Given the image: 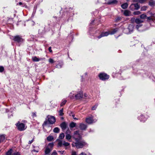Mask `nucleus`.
<instances>
[{"mask_svg":"<svg viewBox=\"0 0 155 155\" xmlns=\"http://www.w3.org/2000/svg\"><path fill=\"white\" fill-rule=\"evenodd\" d=\"M73 138L75 140V146L77 148H82L86 145V143L84 140H82L81 135L80 134L79 130L74 132Z\"/></svg>","mask_w":155,"mask_h":155,"instance_id":"f257e3e1","label":"nucleus"},{"mask_svg":"<svg viewBox=\"0 0 155 155\" xmlns=\"http://www.w3.org/2000/svg\"><path fill=\"white\" fill-rule=\"evenodd\" d=\"M100 79L102 81H105L109 79V76L106 74L104 73H102L98 75Z\"/></svg>","mask_w":155,"mask_h":155,"instance_id":"f03ea898","label":"nucleus"},{"mask_svg":"<svg viewBox=\"0 0 155 155\" xmlns=\"http://www.w3.org/2000/svg\"><path fill=\"white\" fill-rule=\"evenodd\" d=\"M140 6L138 3L132 4L130 6V9L134 11L135 10H138L140 8Z\"/></svg>","mask_w":155,"mask_h":155,"instance_id":"7ed1b4c3","label":"nucleus"},{"mask_svg":"<svg viewBox=\"0 0 155 155\" xmlns=\"http://www.w3.org/2000/svg\"><path fill=\"white\" fill-rule=\"evenodd\" d=\"M86 122L88 124H91L95 122L93 120V116H91V117L87 118L86 119Z\"/></svg>","mask_w":155,"mask_h":155,"instance_id":"20e7f679","label":"nucleus"},{"mask_svg":"<svg viewBox=\"0 0 155 155\" xmlns=\"http://www.w3.org/2000/svg\"><path fill=\"white\" fill-rule=\"evenodd\" d=\"M16 125L17 126L18 130L20 131H23L25 129V125L23 123H21L19 124H17Z\"/></svg>","mask_w":155,"mask_h":155,"instance_id":"39448f33","label":"nucleus"},{"mask_svg":"<svg viewBox=\"0 0 155 155\" xmlns=\"http://www.w3.org/2000/svg\"><path fill=\"white\" fill-rule=\"evenodd\" d=\"M83 93L82 91H80L75 95L76 98L77 100L80 99L83 97Z\"/></svg>","mask_w":155,"mask_h":155,"instance_id":"423d86ee","label":"nucleus"},{"mask_svg":"<svg viewBox=\"0 0 155 155\" xmlns=\"http://www.w3.org/2000/svg\"><path fill=\"white\" fill-rule=\"evenodd\" d=\"M55 118L54 116H50L48 118V121L50 124H53L55 122Z\"/></svg>","mask_w":155,"mask_h":155,"instance_id":"0eeeda50","label":"nucleus"},{"mask_svg":"<svg viewBox=\"0 0 155 155\" xmlns=\"http://www.w3.org/2000/svg\"><path fill=\"white\" fill-rule=\"evenodd\" d=\"M13 40L18 42H19L22 41L23 39L20 36L16 35L14 36Z\"/></svg>","mask_w":155,"mask_h":155,"instance_id":"6e6552de","label":"nucleus"},{"mask_svg":"<svg viewBox=\"0 0 155 155\" xmlns=\"http://www.w3.org/2000/svg\"><path fill=\"white\" fill-rule=\"evenodd\" d=\"M87 125L83 123H80L79 124V127L81 130H85L87 128Z\"/></svg>","mask_w":155,"mask_h":155,"instance_id":"1a4fd4ad","label":"nucleus"},{"mask_svg":"<svg viewBox=\"0 0 155 155\" xmlns=\"http://www.w3.org/2000/svg\"><path fill=\"white\" fill-rule=\"evenodd\" d=\"M32 61L35 62H38L40 60H42L45 59V58H37L36 56L32 57Z\"/></svg>","mask_w":155,"mask_h":155,"instance_id":"9d476101","label":"nucleus"},{"mask_svg":"<svg viewBox=\"0 0 155 155\" xmlns=\"http://www.w3.org/2000/svg\"><path fill=\"white\" fill-rule=\"evenodd\" d=\"M60 126L63 130L67 128V124L65 122H62Z\"/></svg>","mask_w":155,"mask_h":155,"instance_id":"9b49d317","label":"nucleus"},{"mask_svg":"<svg viewBox=\"0 0 155 155\" xmlns=\"http://www.w3.org/2000/svg\"><path fill=\"white\" fill-rule=\"evenodd\" d=\"M134 29V26L132 25H129L128 28H127L126 30H128L129 31V32H132Z\"/></svg>","mask_w":155,"mask_h":155,"instance_id":"f8f14e48","label":"nucleus"},{"mask_svg":"<svg viewBox=\"0 0 155 155\" xmlns=\"http://www.w3.org/2000/svg\"><path fill=\"white\" fill-rule=\"evenodd\" d=\"M117 0H109L108 1L107 3L109 5L117 4Z\"/></svg>","mask_w":155,"mask_h":155,"instance_id":"ddd939ff","label":"nucleus"},{"mask_svg":"<svg viewBox=\"0 0 155 155\" xmlns=\"http://www.w3.org/2000/svg\"><path fill=\"white\" fill-rule=\"evenodd\" d=\"M52 150L48 147H46L45 150V155H49V153Z\"/></svg>","mask_w":155,"mask_h":155,"instance_id":"4468645a","label":"nucleus"},{"mask_svg":"<svg viewBox=\"0 0 155 155\" xmlns=\"http://www.w3.org/2000/svg\"><path fill=\"white\" fill-rule=\"evenodd\" d=\"M68 132H70L69 130H68L66 131V135L65 137L67 140H69L71 139V137L69 134H68Z\"/></svg>","mask_w":155,"mask_h":155,"instance_id":"2eb2a0df","label":"nucleus"},{"mask_svg":"<svg viewBox=\"0 0 155 155\" xmlns=\"http://www.w3.org/2000/svg\"><path fill=\"white\" fill-rule=\"evenodd\" d=\"M13 151V150L12 149H10L6 153V155H12Z\"/></svg>","mask_w":155,"mask_h":155,"instance_id":"dca6fc26","label":"nucleus"},{"mask_svg":"<svg viewBox=\"0 0 155 155\" xmlns=\"http://www.w3.org/2000/svg\"><path fill=\"white\" fill-rule=\"evenodd\" d=\"M54 145V144L53 143H50L48 144V146L47 147H48L49 148H50V149L51 150H52Z\"/></svg>","mask_w":155,"mask_h":155,"instance_id":"f3484780","label":"nucleus"},{"mask_svg":"<svg viewBox=\"0 0 155 155\" xmlns=\"http://www.w3.org/2000/svg\"><path fill=\"white\" fill-rule=\"evenodd\" d=\"M124 15L126 16H129L130 14V12L128 10H125L124 12Z\"/></svg>","mask_w":155,"mask_h":155,"instance_id":"a211bd4d","label":"nucleus"},{"mask_svg":"<svg viewBox=\"0 0 155 155\" xmlns=\"http://www.w3.org/2000/svg\"><path fill=\"white\" fill-rule=\"evenodd\" d=\"M128 6V5L127 3H126L122 4L121 5V7L123 9L126 8Z\"/></svg>","mask_w":155,"mask_h":155,"instance_id":"6ab92c4d","label":"nucleus"},{"mask_svg":"<svg viewBox=\"0 0 155 155\" xmlns=\"http://www.w3.org/2000/svg\"><path fill=\"white\" fill-rule=\"evenodd\" d=\"M76 124L75 123L72 122L70 124V128H73L76 126Z\"/></svg>","mask_w":155,"mask_h":155,"instance_id":"aec40b11","label":"nucleus"},{"mask_svg":"<svg viewBox=\"0 0 155 155\" xmlns=\"http://www.w3.org/2000/svg\"><path fill=\"white\" fill-rule=\"evenodd\" d=\"M143 21L139 18H137L135 19V22L137 24H139L143 22Z\"/></svg>","mask_w":155,"mask_h":155,"instance_id":"412c9836","label":"nucleus"},{"mask_svg":"<svg viewBox=\"0 0 155 155\" xmlns=\"http://www.w3.org/2000/svg\"><path fill=\"white\" fill-rule=\"evenodd\" d=\"M47 139L48 141H51L53 140L54 138L52 136H48Z\"/></svg>","mask_w":155,"mask_h":155,"instance_id":"4be33fe9","label":"nucleus"},{"mask_svg":"<svg viewBox=\"0 0 155 155\" xmlns=\"http://www.w3.org/2000/svg\"><path fill=\"white\" fill-rule=\"evenodd\" d=\"M155 15V13H153L150 12H148L147 14V15L149 16H150L151 17L154 16Z\"/></svg>","mask_w":155,"mask_h":155,"instance_id":"5701e85b","label":"nucleus"},{"mask_svg":"<svg viewBox=\"0 0 155 155\" xmlns=\"http://www.w3.org/2000/svg\"><path fill=\"white\" fill-rule=\"evenodd\" d=\"M118 29L117 28L114 29L112 31L110 32V35H113L116 33Z\"/></svg>","mask_w":155,"mask_h":155,"instance_id":"b1692460","label":"nucleus"},{"mask_svg":"<svg viewBox=\"0 0 155 155\" xmlns=\"http://www.w3.org/2000/svg\"><path fill=\"white\" fill-rule=\"evenodd\" d=\"M60 129L58 127H55L53 130V132L55 133H58L59 132Z\"/></svg>","mask_w":155,"mask_h":155,"instance_id":"393cba45","label":"nucleus"},{"mask_svg":"<svg viewBox=\"0 0 155 155\" xmlns=\"http://www.w3.org/2000/svg\"><path fill=\"white\" fill-rule=\"evenodd\" d=\"M63 145L64 146L67 147L70 145V143L68 142H66L65 141H63Z\"/></svg>","mask_w":155,"mask_h":155,"instance_id":"a878e982","label":"nucleus"},{"mask_svg":"<svg viewBox=\"0 0 155 155\" xmlns=\"http://www.w3.org/2000/svg\"><path fill=\"white\" fill-rule=\"evenodd\" d=\"M64 134L63 133H61L59 137V138L60 139H62L64 138Z\"/></svg>","mask_w":155,"mask_h":155,"instance_id":"bb28decb","label":"nucleus"},{"mask_svg":"<svg viewBox=\"0 0 155 155\" xmlns=\"http://www.w3.org/2000/svg\"><path fill=\"white\" fill-rule=\"evenodd\" d=\"M102 34L103 35V37L107 36L109 34H110V32H102Z\"/></svg>","mask_w":155,"mask_h":155,"instance_id":"cd10ccee","label":"nucleus"},{"mask_svg":"<svg viewBox=\"0 0 155 155\" xmlns=\"http://www.w3.org/2000/svg\"><path fill=\"white\" fill-rule=\"evenodd\" d=\"M140 17L142 19H144L147 17V15L145 14H143L140 15Z\"/></svg>","mask_w":155,"mask_h":155,"instance_id":"c85d7f7f","label":"nucleus"},{"mask_svg":"<svg viewBox=\"0 0 155 155\" xmlns=\"http://www.w3.org/2000/svg\"><path fill=\"white\" fill-rule=\"evenodd\" d=\"M63 145V142L61 140H59L58 143V147H61Z\"/></svg>","mask_w":155,"mask_h":155,"instance_id":"c756f323","label":"nucleus"},{"mask_svg":"<svg viewBox=\"0 0 155 155\" xmlns=\"http://www.w3.org/2000/svg\"><path fill=\"white\" fill-rule=\"evenodd\" d=\"M147 7L146 6H144L142 7L141 8V11H145L147 10Z\"/></svg>","mask_w":155,"mask_h":155,"instance_id":"7c9ffc66","label":"nucleus"},{"mask_svg":"<svg viewBox=\"0 0 155 155\" xmlns=\"http://www.w3.org/2000/svg\"><path fill=\"white\" fill-rule=\"evenodd\" d=\"M149 5L152 7L155 6V2H149Z\"/></svg>","mask_w":155,"mask_h":155,"instance_id":"2f4dec72","label":"nucleus"},{"mask_svg":"<svg viewBox=\"0 0 155 155\" xmlns=\"http://www.w3.org/2000/svg\"><path fill=\"white\" fill-rule=\"evenodd\" d=\"M59 115L60 116H62L64 115V113H63V109H62L61 110H60L59 111Z\"/></svg>","mask_w":155,"mask_h":155,"instance_id":"473e14b6","label":"nucleus"},{"mask_svg":"<svg viewBox=\"0 0 155 155\" xmlns=\"http://www.w3.org/2000/svg\"><path fill=\"white\" fill-rule=\"evenodd\" d=\"M141 14V12L139 11H137L134 12L133 13V14L134 15H140Z\"/></svg>","mask_w":155,"mask_h":155,"instance_id":"72a5a7b5","label":"nucleus"},{"mask_svg":"<svg viewBox=\"0 0 155 155\" xmlns=\"http://www.w3.org/2000/svg\"><path fill=\"white\" fill-rule=\"evenodd\" d=\"M67 101L65 100H63L62 102L60 104L61 106H62L64 105L66 103Z\"/></svg>","mask_w":155,"mask_h":155,"instance_id":"f704fd0d","label":"nucleus"},{"mask_svg":"<svg viewBox=\"0 0 155 155\" xmlns=\"http://www.w3.org/2000/svg\"><path fill=\"white\" fill-rule=\"evenodd\" d=\"M98 106V104H96L92 108V110H96V108H97V107Z\"/></svg>","mask_w":155,"mask_h":155,"instance_id":"c9c22d12","label":"nucleus"},{"mask_svg":"<svg viewBox=\"0 0 155 155\" xmlns=\"http://www.w3.org/2000/svg\"><path fill=\"white\" fill-rule=\"evenodd\" d=\"M70 116H71L74 119L77 120L78 119L76 118H74V117L75 116V115H74V114L72 112H71V113L70 114Z\"/></svg>","mask_w":155,"mask_h":155,"instance_id":"e433bc0d","label":"nucleus"},{"mask_svg":"<svg viewBox=\"0 0 155 155\" xmlns=\"http://www.w3.org/2000/svg\"><path fill=\"white\" fill-rule=\"evenodd\" d=\"M147 19L148 20H153V21L155 22V19L154 20L153 18H152V17H151L150 16H149L148 17H147Z\"/></svg>","mask_w":155,"mask_h":155,"instance_id":"4c0bfd02","label":"nucleus"},{"mask_svg":"<svg viewBox=\"0 0 155 155\" xmlns=\"http://www.w3.org/2000/svg\"><path fill=\"white\" fill-rule=\"evenodd\" d=\"M49 62L51 63H53L54 62V60L52 58H49L48 60Z\"/></svg>","mask_w":155,"mask_h":155,"instance_id":"58836bf2","label":"nucleus"},{"mask_svg":"<svg viewBox=\"0 0 155 155\" xmlns=\"http://www.w3.org/2000/svg\"><path fill=\"white\" fill-rule=\"evenodd\" d=\"M61 67H62V65L61 64H60V63L56 65V68H61Z\"/></svg>","mask_w":155,"mask_h":155,"instance_id":"ea45409f","label":"nucleus"},{"mask_svg":"<svg viewBox=\"0 0 155 155\" xmlns=\"http://www.w3.org/2000/svg\"><path fill=\"white\" fill-rule=\"evenodd\" d=\"M4 70V67L2 66H0V72H2Z\"/></svg>","mask_w":155,"mask_h":155,"instance_id":"a19ab883","label":"nucleus"},{"mask_svg":"<svg viewBox=\"0 0 155 155\" xmlns=\"http://www.w3.org/2000/svg\"><path fill=\"white\" fill-rule=\"evenodd\" d=\"M48 124V122L47 121H44V123L42 124L43 127L47 125Z\"/></svg>","mask_w":155,"mask_h":155,"instance_id":"79ce46f5","label":"nucleus"},{"mask_svg":"<svg viewBox=\"0 0 155 155\" xmlns=\"http://www.w3.org/2000/svg\"><path fill=\"white\" fill-rule=\"evenodd\" d=\"M121 19V17H117L116 19V21L117 22V21H119Z\"/></svg>","mask_w":155,"mask_h":155,"instance_id":"37998d69","label":"nucleus"},{"mask_svg":"<svg viewBox=\"0 0 155 155\" xmlns=\"http://www.w3.org/2000/svg\"><path fill=\"white\" fill-rule=\"evenodd\" d=\"M12 155H21L19 152H15V153H13L12 154Z\"/></svg>","mask_w":155,"mask_h":155,"instance_id":"c03bdc74","label":"nucleus"},{"mask_svg":"<svg viewBox=\"0 0 155 155\" xmlns=\"http://www.w3.org/2000/svg\"><path fill=\"white\" fill-rule=\"evenodd\" d=\"M146 0H138V2L140 3H143Z\"/></svg>","mask_w":155,"mask_h":155,"instance_id":"a18cd8bd","label":"nucleus"},{"mask_svg":"<svg viewBox=\"0 0 155 155\" xmlns=\"http://www.w3.org/2000/svg\"><path fill=\"white\" fill-rule=\"evenodd\" d=\"M57 153L55 150L54 151L52 154V155H57Z\"/></svg>","mask_w":155,"mask_h":155,"instance_id":"49530a36","label":"nucleus"},{"mask_svg":"<svg viewBox=\"0 0 155 155\" xmlns=\"http://www.w3.org/2000/svg\"><path fill=\"white\" fill-rule=\"evenodd\" d=\"M103 37V35L101 33L100 35L98 36L97 38H98L100 39Z\"/></svg>","mask_w":155,"mask_h":155,"instance_id":"de8ad7c7","label":"nucleus"},{"mask_svg":"<svg viewBox=\"0 0 155 155\" xmlns=\"http://www.w3.org/2000/svg\"><path fill=\"white\" fill-rule=\"evenodd\" d=\"M51 47H49L48 50H49V51L51 52H52V50H51Z\"/></svg>","mask_w":155,"mask_h":155,"instance_id":"09e8293b","label":"nucleus"},{"mask_svg":"<svg viewBox=\"0 0 155 155\" xmlns=\"http://www.w3.org/2000/svg\"><path fill=\"white\" fill-rule=\"evenodd\" d=\"M79 155H87L84 152H82Z\"/></svg>","mask_w":155,"mask_h":155,"instance_id":"8fccbe9b","label":"nucleus"},{"mask_svg":"<svg viewBox=\"0 0 155 155\" xmlns=\"http://www.w3.org/2000/svg\"><path fill=\"white\" fill-rule=\"evenodd\" d=\"M71 155H76V153L75 151L72 152Z\"/></svg>","mask_w":155,"mask_h":155,"instance_id":"3c124183","label":"nucleus"},{"mask_svg":"<svg viewBox=\"0 0 155 155\" xmlns=\"http://www.w3.org/2000/svg\"><path fill=\"white\" fill-rule=\"evenodd\" d=\"M141 26L140 25H137L136 26V28L138 29Z\"/></svg>","mask_w":155,"mask_h":155,"instance_id":"603ef678","label":"nucleus"},{"mask_svg":"<svg viewBox=\"0 0 155 155\" xmlns=\"http://www.w3.org/2000/svg\"><path fill=\"white\" fill-rule=\"evenodd\" d=\"M33 139H32L31 140H30L29 141L28 143L29 144H31L33 142Z\"/></svg>","mask_w":155,"mask_h":155,"instance_id":"864d4df0","label":"nucleus"},{"mask_svg":"<svg viewBox=\"0 0 155 155\" xmlns=\"http://www.w3.org/2000/svg\"><path fill=\"white\" fill-rule=\"evenodd\" d=\"M133 2H138V0H132Z\"/></svg>","mask_w":155,"mask_h":155,"instance_id":"5fc2aeb1","label":"nucleus"},{"mask_svg":"<svg viewBox=\"0 0 155 155\" xmlns=\"http://www.w3.org/2000/svg\"><path fill=\"white\" fill-rule=\"evenodd\" d=\"M33 114V115L34 116H35V117H36V114L35 113H32Z\"/></svg>","mask_w":155,"mask_h":155,"instance_id":"6e6d98bb","label":"nucleus"},{"mask_svg":"<svg viewBox=\"0 0 155 155\" xmlns=\"http://www.w3.org/2000/svg\"><path fill=\"white\" fill-rule=\"evenodd\" d=\"M18 4L19 5H21L22 4V2H19V3H18Z\"/></svg>","mask_w":155,"mask_h":155,"instance_id":"4d7b16f0","label":"nucleus"},{"mask_svg":"<svg viewBox=\"0 0 155 155\" xmlns=\"http://www.w3.org/2000/svg\"><path fill=\"white\" fill-rule=\"evenodd\" d=\"M84 96L85 97H87V94H84Z\"/></svg>","mask_w":155,"mask_h":155,"instance_id":"13d9d810","label":"nucleus"},{"mask_svg":"<svg viewBox=\"0 0 155 155\" xmlns=\"http://www.w3.org/2000/svg\"><path fill=\"white\" fill-rule=\"evenodd\" d=\"M34 150V151H35V152H38V151H36V150Z\"/></svg>","mask_w":155,"mask_h":155,"instance_id":"bf43d9fd","label":"nucleus"},{"mask_svg":"<svg viewBox=\"0 0 155 155\" xmlns=\"http://www.w3.org/2000/svg\"><path fill=\"white\" fill-rule=\"evenodd\" d=\"M58 152H61V151H58Z\"/></svg>","mask_w":155,"mask_h":155,"instance_id":"052dcab7","label":"nucleus"}]
</instances>
